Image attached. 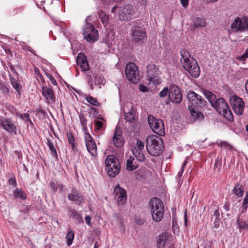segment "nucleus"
<instances>
[{"label": "nucleus", "instance_id": "f257e3e1", "mask_svg": "<svg viewBox=\"0 0 248 248\" xmlns=\"http://www.w3.org/2000/svg\"><path fill=\"white\" fill-rule=\"evenodd\" d=\"M181 58L180 62L185 70L193 78H198L200 74V68L197 61L190 55L188 51L183 49L180 52Z\"/></svg>", "mask_w": 248, "mask_h": 248}, {"label": "nucleus", "instance_id": "f03ea898", "mask_svg": "<svg viewBox=\"0 0 248 248\" xmlns=\"http://www.w3.org/2000/svg\"><path fill=\"white\" fill-rule=\"evenodd\" d=\"M146 147L148 152L151 155L157 156L162 152L163 140L157 136H149L146 139Z\"/></svg>", "mask_w": 248, "mask_h": 248}, {"label": "nucleus", "instance_id": "7ed1b4c3", "mask_svg": "<svg viewBox=\"0 0 248 248\" xmlns=\"http://www.w3.org/2000/svg\"><path fill=\"white\" fill-rule=\"evenodd\" d=\"M149 208L153 220L156 222H160L164 213V205L162 201L157 198L152 199L149 202Z\"/></svg>", "mask_w": 248, "mask_h": 248}, {"label": "nucleus", "instance_id": "20e7f679", "mask_svg": "<svg viewBox=\"0 0 248 248\" xmlns=\"http://www.w3.org/2000/svg\"><path fill=\"white\" fill-rule=\"evenodd\" d=\"M212 106L227 120L232 121V113L226 101L223 98L217 99Z\"/></svg>", "mask_w": 248, "mask_h": 248}, {"label": "nucleus", "instance_id": "39448f33", "mask_svg": "<svg viewBox=\"0 0 248 248\" xmlns=\"http://www.w3.org/2000/svg\"><path fill=\"white\" fill-rule=\"evenodd\" d=\"M105 164L107 173L111 177H114L119 173L121 168L120 162L118 158L114 155L108 156Z\"/></svg>", "mask_w": 248, "mask_h": 248}, {"label": "nucleus", "instance_id": "423d86ee", "mask_svg": "<svg viewBox=\"0 0 248 248\" xmlns=\"http://www.w3.org/2000/svg\"><path fill=\"white\" fill-rule=\"evenodd\" d=\"M146 69L148 80L155 85L160 84L161 80L159 78V76L161 74L159 66L153 63H150L147 65Z\"/></svg>", "mask_w": 248, "mask_h": 248}, {"label": "nucleus", "instance_id": "0eeeda50", "mask_svg": "<svg viewBox=\"0 0 248 248\" xmlns=\"http://www.w3.org/2000/svg\"><path fill=\"white\" fill-rule=\"evenodd\" d=\"M125 72L127 79L131 82L137 83L140 81L138 68L134 63L129 62L127 64Z\"/></svg>", "mask_w": 248, "mask_h": 248}, {"label": "nucleus", "instance_id": "6e6552de", "mask_svg": "<svg viewBox=\"0 0 248 248\" xmlns=\"http://www.w3.org/2000/svg\"><path fill=\"white\" fill-rule=\"evenodd\" d=\"M231 28L237 32H248V16L236 17L232 23Z\"/></svg>", "mask_w": 248, "mask_h": 248}, {"label": "nucleus", "instance_id": "1a4fd4ad", "mask_svg": "<svg viewBox=\"0 0 248 248\" xmlns=\"http://www.w3.org/2000/svg\"><path fill=\"white\" fill-rule=\"evenodd\" d=\"M148 122L153 132L156 134L163 136L165 135L164 123L160 119H155L152 115L148 117Z\"/></svg>", "mask_w": 248, "mask_h": 248}, {"label": "nucleus", "instance_id": "9d476101", "mask_svg": "<svg viewBox=\"0 0 248 248\" xmlns=\"http://www.w3.org/2000/svg\"><path fill=\"white\" fill-rule=\"evenodd\" d=\"M83 35L88 42L93 43L98 38L97 31L90 23H87L83 28Z\"/></svg>", "mask_w": 248, "mask_h": 248}, {"label": "nucleus", "instance_id": "9b49d317", "mask_svg": "<svg viewBox=\"0 0 248 248\" xmlns=\"http://www.w3.org/2000/svg\"><path fill=\"white\" fill-rule=\"evenodd\" d=\"M230 102L233 110L236 114H243L245 104L242 98L237 95H233L230 98Z\"/></svg>", "mask_w": 248, "mask_h": 248}, {"label": "nucleus", "instance_id": "f8f14e48", "mask_svg": "<svg viewBox=\"0 0 248 248\" xmlns=\"http://www.w3.org/2000/svg\"><path fill=\"white\" fill-rule=\"evenodd\" d=\"M134 14L135 10L133 6L127 4L119 8L118 17L121 20L128 19L131 18Z\"/></svg>", "mask_w": 248, "mask_h": 248}, {"label": "nucleus", "instance_id": "ddd939ff", "mask_svg": "<svg viewBox=\"0 0 248 248\" xmlns=\"http://www.w3.org/2000/svg\"><path fill=\"white\" fill-rule=\"evenodd\" d=\"M84 138L88 151L92 156H96L97 155V146L93 137L86 132Z\"/></svg>", "mask_w": 248, "mask_h": 248}, {"label": "nucleus", "instance_id": "4468645a", "mask_svg": "<svg viewBox=\"0 0 248 248\" xmlns=\"http://www.w3.org/2000/svg\"><path fill=\"white\" fill-rule=\"evenodd\" d=\"M169 98L174 103H180L182 99V94L180 89L176 85L172 84L169 87Z\"/></svg>", "mask_w": 248, "mask_h": 248}, {"label": "nucleus", "instance_id": "2eb2a0df", "mask_svg": "<svg viewBox=\"0 0 248 248\" xmlns=\"http://www.w3.org/2000/svg\"><path fill=\"white\" fill-rule=\"evenodd\" d=\"M114 198L117 202L119 205H124L127 200V193L126 190L117 185L114 188Z\"/></svg>", "mask_w": 248, "mask_h": 248}, {"label": "nucleus", "instance_id": "dca6fc26", "mask_svg": "<svg viewBox=\"0 0 248 248\" xmlns=\"http://www.w3.org/2000/svg\"><path fill=\"white\" fill-rule=\"evenodd\" d=\"M133 103H126L124 106V111L125 113V119L129 123H132L136 117V111L134 109Z\"/></svg>", "mask_w": 248, "mask_h": 248}, {"label": "nucleus", "instance_id": "f3484780", "mask_svg": "<svg viewBox=\"0 0 248 248\" xmlns=\"http://www.w3.org/2000/svg\"><path fill=\"white\" fill-rule=\"evenodd\" d=\"M187 98L191 103L192 106L196 105L202 106L205 103L204 100L193 91L189 92L187 94Z\"/></svg>", "mask_w": 248, "mask_h": 248}, {"label": "nucleus", "instance_id": "a211bd4d", "mask_svg": "<svg viewBox=\"0 0 248 248\" xmlns=\"http://www.w3.org/2000/svg\"><path fill=\"white\" fill-rule=\"evenodd\" d=\"M172 237L169 233L163 232L158 236L156 240L158 248H163L171 241Z\"/></svg>", "mask_w": 248, "mask_h": 248}, {"label": "nucleus", "instance_id": "6ab92c4d", "mask_svg": "<svg viewBox=\"0 0 248 248\" xmlns=\"http://www.w3.org/2000/svg\"><path fill=\"white\" fill-rule=\"evenodd\" d=\"M42 95L45 97L46 102L48 104H53L55 101V96L52 89L49 87L43 86Z\"/></svg>", "mask_w": 248, "mask_h": 248}, {"label": "nucleus", "instance_id": "aec40b11", "mask_svg": "<svg viewBox=\"0 0 248 248\" xmlns=\"http://www.w3.org/2000/svg\"><path fill=\"white\" fill-rule=\"evenodd\" d=\"M68 199L71 201L75 202L77 204L80 205L84 202L83 197L80 195L77 190L72 188L71 192L68 194Z\"/></svg>", "mask_w": 248, "mask_h": 248}, {"label": "nucleus", "instance_id": "412c9836", "mask_svg": "<svg viewBox=\"0 0 248 248\" xmlns=\"http://www.w3.org/2000/svg\"><path fill=\"white\" fill-rule=\"evenodd\" d=\"M1 123L2 127L6 131L10 133H16V127L11 119H4L1 120Z\"/></svg>", "mask_w": 248, "mask_h": 248}, {"label": "nucleus", "instance_id": "4be33fe9", "mask_svg": "<svg viewBox=\"0 0 248 248\" xmlns=\"http://www.w3.org/2000/svg\"><path fill=\"white\" fill-rule=\"evenodd\" d=\"M77 64L80 67L83 71H87L89 67L85 55L82 53L78 54L77 58Z\"/></svg>", "mask_w": 248, "mask_h": 248}, {"label": "nucleus", "instance_id": "5701e85b", "mask_svg": "<svg viewBox=\"0 0 248 248\" xmlns=\"http://www.w3.org/2000/svg\"><path fill=\"white\" fill-rule=\"evenodd\" d=\"M132 35L134 41L138 42L142 41L146 37L145 31L139 29H136L132 31Z\"/></svg>", "mask_w": 248, "mask_h": 248}, {"label": "nucleus", "instance_id": "b1692460", "mask_svg": "<svg viewBox=\"0 0 248 248\" xmlns=\"http://www.w3.org/2000/svg\"><path fill=\"white\" fill-rule=\"evenodd\" d=\"M206 19L203 17H197L194 18L191 23L192 28L195 30L197 28H204L206 26Z\"/></svg>", "mask_w": 248, "mask_h": 248}, {"label": "nucleus", "instance_id": "393cba45", "mask_svg": "<svg viewBox=\"0 0 248 248\" xmlns=\"http://www.w3.org/2000/svg\"><path fill=\"white\" fill-rule=\"evenodd\" d=\"M114 145L117 147H122L124 144V140L120 132L115 131L112 138Z\"/></svg>", "mask_w": 248, "mask_h": 248}, {"label": "nucleus", "instance_id": "a878e982", "mask_svg": "<svg viewBox=\"0 0 248 248\" xmlns=\"http://www.w3.org/2000/svg\"><path fill=\"white\" fill-rule=\"evenodd\" d=\"M139 167L134 157L130 156L126 162V169L129 171H132L136 169Z\"/></svg>", "mask_w": 248, "mask_h": 248}, {"label": "nucleus", "instance_id": "bb28decb", "mask_svg": "<svg viewBox=\"0 0 248 248\" xmlns=\"http://www.w3.org/2000/svg\"><path fill=\"white\" fill-rule=\"evenodd\" d=\"M236 224L240 232H246L248 231V222L244 221L238 217L236 221Z\"/></svg>", "mask_w": 248, "mask_h": 248}, {"label": "nucleus", "instance_id": "cd10ccee", "mask_svg": "<svg viewBox=\"0 0 248 248\" xmlns=\"http://www.w3.org/2000/svg\"><path fill=\"white\" fill-rule=\"evenodd\" d=\"M233 194L238 197H241L243 196L244 190L243 186L239 184L235 185L232 190Z\"/></svg>", "mask_w": 248, "mask_h": 248}, {"label": "nucleus", "instance_id": "c85d7f7f", "mask_svg": "<svg viewBox=\"0 0 248 248\" xmlns=\"http://www.w3.org/2000/svg\"><path fill=\"white\" fill-rule=\"evenodd\" d=\"M99 18L105 27H108L109 24V17L105 13L101 12L99 14Z\"/></svg>", "mask_w": 248, "mask_h": 248}, {"label": "nucleus", "instance_id": "c756f323", "mask_svg": "<svg viewBox=\"0 0 248 248\" xmlns=\"http://www.w3.org/2000/svg\"><path fill=\"white\" fill-rule=\"evenodd\" d=\"M189 110L192 116L195 119H202L203 117L202 114L192 108V106H188Z\"/></svg>", "mask_w": 248, "mask_h": 248}, {"label": "nucleus", "instance_id": "7c9ffc66", "mask_svg": "<svg viewBox=\"0 0 248 248\" xmlns=\"http://www.w3.org/2000/svg\"><path fill=\"white\" fill-rule=\"evenodd\" d=\"M203 94L205 97L212 105L214 102L217 100V97L215 94L209 91L205 90L203 91Z\"/></svg>", "mask_w": 248, "mask_h": 248}, {"label": "nucleus", "instance_id": "2f4dec72", "mask_svg": "<svg viewBox=\"0 0 248 248\" xmlns=\"http://www.w3.org/2000/svg\"><path fill=\"white\" fill-rule=\"evenodd\" d=\"M14 195L16 198H20L22 200H25L27 198L26 194L21 189L19 188L15 190Z\"/></svg>", "mask_w": 248, "mask_h": 248}, {"label": "nucleus", "instance_id": "473e14b6", "mask_svg": "<svg viewBox=\"0 0 248 248\" xmlns=\"http://www.w3.org/2000/svg\"><path fill=\"white\" fill-rule=\"evenodd\" d=\"M132 153L138 160L140 162L144 161L145 157L142 151H138V150H132Z\"/></svg>", "mask_w": 248, "mask_h": 248}, {"label": "nucleus", "instance_id": "72a5a7b5", "mask_svg": "<svg viewBox=\"0 0 248 248\" xmlns=\"http://www.w3.org/2000/svg\"><path fill=\"white\" fill-rule=\"evenodd\" d=\"M85 98L89 103L92 105L95 106H99L100 105V103L98 101L97 99L92 96H87Z\"/></svg>", "mask_w": 248, "mask_h": 248}, {"label": "nucleus", "instance_id": "f704fd0d", "mask_svg": "<svg viewBox=\"0 0 248 248\" xmlns=\"http://www.w3.org/2000/svg\"><path fill=\"white\" fill-rule=\"evenodd\" d=\"M94 130L96 132H99L103 129L104 124L102 121L97 120L94 122Z\"/></svg>", "mask_w": 248, "mask_h": 248}, {"label": "nucleus", "instance_id": "c9c22d12", "mask_svg": "<svg viewBox=\"0 0 248 248\" xmlns=\"http://www.w3.org/2000/svg\"><path fill=\"white\" fill-rule=\"evenodd\" d=\"M74 238V232L72 231H69L66 236L67 244L68 246H70L72 244Z\"/></svg>", "mask_w": 248, "mask_h": 248}, {"label": "nucleus", "instance_id": "e433bc0d", "mask_svg": "<svg viewBox=\"0 0 248 248\" xmlns=\"http://www.w3.org/2000/svg\"><path fill=\"white\" fill-rule=\"evenodd\" d=\"M243 209L242 212H245L246 211L248 207V192L246 193L245 197L243 199L242 202Z\"/></svg>", "mask_w": 248, "mask_h": 248}, {"label": "nucleus", "instance_id": "4c0bfd02", "mask_svg": "<svg viewBox=\"0 0 248 248\" xmlns=\"http://www.w3.org/2000/svg\"><path fill=\"white\" fill-rule=\"evenodd\" d=\"M10 80L13 87L16 90L17 92L19 93L21 88L20 84L14 78H11Z\"/></svg>", "mask_w": 248, "mask_h": 248}, {"label": "nucleus", "instance_id": "58836bf2", "mask_svg": "<svg viewBox=\"0 0 248 248\" xmlns=\"http://www.w3.org/2000/svg\"><path fill=\"white\" fill-rule=\"evenodd\" d=\"M144 147V143L140 140H137L136 145L133 150H138V151H142Z\"/></svg>", "mask_w": 248, "mask_h": 248}, {"label": "nucleus", "instance_id": "ea45409f", "mask_svg": "<svg viewBox=\"0 0 248 248\" xmlns=\"http://www.w3.org/2000/svg\"><path fill=\"white\" fill-rule=\"evenodd\" d=\"M47 144L51 151V153L55 156H57V152L54 148L53 143L50 140H47Z\"/></svg>", "mask_w": 248, "mask_h": 248}, {"label": "nucleus", "instance_id": "a19ab883", "mask_svg": "<svg viewBox=\"0 0 248 248\" xmlns=\"http://www.w3.org/2000/svg\"><path fill=\"white\" fill-rule=\"evenodd\" d=\"M69 214L71 217L76 218L78 220H82V217L78 211L74 210H71L70 211Z\"/></svg>", "mask_w": 248, "mask_h": 248}, {"label": "nucleus", "instance_id": "79ce46f5", "mask_svg": "<svg viewBox=\"0 0 248 248\" xmlns=\"http://www.w3.org/2000/svg\"><path fill=\"white\" fill-rule=\"evenodd\" d=\"M169 94V88L165 87L159 93V96L160 97H164Z\"/></svg>", "mask_w": 248, "mask_h": 248}, {"label": "nucleus", "instance_id": "37998d69", "mask_svg": "<svg viewBox=\"0 0 248 248\" xmlns=\"http://www.w3.org/2000/svg\"><path fill=\"white\" fill-rule=\"evenodd\" d=\"M80 123L81 125L83 126L85 132H87V120L84 117L80 118Z\"/></svg>", "mask_w": 248, "mask_h": 248}, {"label": "nucleus", "instance_id": "c03bdc74", "mask_svg": "<svg viewBox=\"0 0 248 248\" xmlns=\"http://www.w3.org/2000/svg\"><path fill=\"white\" fill-rule=\"evenodd\" d=\"M136 223L138 225H142L144 223V220L143 218L139 217H136L135 218Z\"/></svg>", "mask_w": 248, "mask_h": 248}, {"label": "nucleus", "instance_id": "a18cd8bd", "mask_svg": "<svg viewBox=\"0 0 248 248\" xmlns=\"http://www.w3.org/2000/svg\"><path fill=\"white\" fill-rule=\"evenodd\" d=\"M99 81H98V79L97 77H95L94 79V82L95 84H104L105 82V81L103 78H102L101 77L99 78Z\"/></svg>", "mask_w": 248, "mask_h": 248}, {"label": "nucleus", "instance_id": "49530a36", "mask_svg": "<svg viewBox=\"0 0 248 248\" xmlns=\"http://www.w3.org/2000/svg\"><path fill=\"white\" fill-rule=\"evenodd\" d=\"M67 138L69 141V142L72 144L73 145L75 142V139L73 137V136L71 134H67Z\"/></svg>", "mask_w": 248, "mask_h": 248}, {"label": "nucleus", "instance_id": "de8ad7c7", "mask_svg": "<svg viewBox=\"0 0 248 248\" xmlns=\"http://www.w3.org/2000/svg\"><path fill=\"white\" fill-rule=\"evenodd\" d=\"M139 90L142 92H147L148 91V88L142 84H140Z\"/></svg>", "mask_w": 248, "mask_h": 248}, {"label": "nucleus", "instance_id": "09e8293b", "mask_svg": "<svg viewBox=\"0 0 248 248\" xmlns=\"http://www.w3.org/2000/svg\"><path fill=\"white\" fill-rule=\"evenodd\" d=\"M186 161H185L182 164V167H181V170H180V171L178 172V175L179 176V177H181L183 175V172H184V168L186 166Z\"/></svg>", "mask_w": 248, "mask_h": 248}, {"label": "nucleus", "instance_id": "8fccbe9b", "mask_svg": "<svg viewBox=\"0 0 248 248\" xmlns=\"http://www.w3.org/2000/svg\"><path fill=\"white\" fill-rule=\"evenodd\" d=\"M236 59L239 60L240 62H244L247 59L246 57L244 56V55H242L241 56H237L236 57Z\"/></svg>", "mask_w": 248, "mask_h": 248}, {"label": "nucleus", "instance_id": "3c124183", "mask_svg": "<svg viewBox=\"0 0 248 248\" xmlns=\"http://www.w3.org/2000/svg\"><path fill=\"white\" fill-rule=\"evenodd\" d=\"M50 187L52 189V190L54 191V192H56L57 190V186L55 184V182H51L50 183Z\"/></svg>", "mask_w": 248, "mask_h": 248}, {"label": "nucleus", "instance_id": "603ef678", "mask_svg": "<svg viewBox=\"0 0 248 248\" xmlns=\"http://www.w3.org/2000/svg\"><path fill=\"white\" fill-rule=\"evenodd\" d=\"M9 184L10 185H12L14 186H16V181L15 178H11L9 180Z\"/></svg>", "mask_w": 248, "mask_h": 248}, {"label": "nucleus", "instance_id": "864d4df0", "mask_svg": "<svg viewBox=\"0 0 248 248\" xmlns=\"http://www.w3.org/2000/svg\"><path fill=\"white\" fill-rule=\"evenodd\" d=\"M85 220L86 223L88 225H89V226L91 225V217L90 216H86V217H85Z\"/></svg>", "mask_w": 248, "mask_h": 248}, {"label": "nucleus", "instance_id": "5fc2aeb1", "mask_svg": "<svg viewBox=\"0 0 248 248\" xmlns=\"http://www.w3.org/2000/svg\"><path fill=\"white\" fill-rule=\"evenodd\" d=\"M21 117L22 118L24 119L25 121H31L30 117H29V115L28 114H27V113L23 114V115H21Z\"/></svg>", "mask_w": 248, "mask_h": 248}, {"label": "nucleus", "instance_id": "6e6d98bb", "mask_svg": "<svg viewBox=\"0 0 248 248\" xmlns=\"http://www.w3.org/2000/svg\"><path fill=\"white\" fill-rule=\"evenodd\" d=\"M181 3L183 6L185 8L187 7L188 5V0H181Z\"/></svg>", "mask_w": 248, "mask_h": 248}, {"label": "nucleus", "instance_id": "4d7b16f0", "mask_svg": "<svg viewBox=\"0 0 248 248\" xmlns=\"http://www.w3.org/2000/svg\"><path fill=\"white\" fill-rule=\"evenodd\" d=\"M184 222H185V226H187V213H186V211H185V214H184Z\"/></svg>", "mask_w": 248, "mask_h": 248}, {"label": "nucleus", "instance_id": "13d9d810", "mask_svg": "<svg viewBox=\"0 0 248 248\" xmlns=\"http://www.w3.org/2000/svg\"><path fill=\"white\" fill-rule=\"evenodd\" d=\"M220 145L221 146L225 147H230L231 146L229 145L227 143L224 141H221Z\"/></svg>", "mask_w": 248, "mask_h": 248}, {"label": "nucleus", "instance_id": "bf43d9fd", "mask_svg": "<svg viewBox=\"0 0 248 248\" xmlns=\"http://www.w3.org/2000/svg\"><path fill=\"white\" fill-rule=\"evenodd\" d=\"M119 8L117 6H114L113 7L112 9H111V12L113 13H115L116 14V11H117V10L119 11ZM119 13V11L118 12V13Z\"/></svg>", "mask_w": 248, "mask_h": 248}, {"label": "nucleus", "instance_id": "052dcab7", "mask_svg": "<svg viewBox=\"0 0 248 248\" xmlns=\"http://www.w3.org/2000/svg\"><path fill=\"white\" fill-rule=\"evenodd\" d=\"M245 87L246 93L248 94V79H247L245 83Z\"/></svg>", "mask_w": 248, "mask_h": 248}, {"label": "nucleus", "instance_id": "680f3d73", "mask_svg": "<svg viewBox=\"0 0 248 248\" xmlns=\"http://www.w3.org/2000/svg\"><path fill=\"white\" fill-rule=\"evenodd\" d=\"M243 55L245 57H246L247 59L248 58V48L245 50Z\"/></svg>", "mask_w": 248, "mask_h": 248}, {"label": "nucleus", "instance_id": "e2e57ef3", "mask_svg": "<svg viewBox=\"0 0 248 248\" xmlns=\"http://www.w3.org/2000/svg\"><path fill=\"white\" fill-rule=\"evenodd\" d=\"M215 226H216V227H218V226H219V223H218V222H215Z\"/></svg>", "mask_w": 248, "mask_h": 248}, {"label": "nucleus", "instance_id": "0e129e2a", "mask_svg": "<svg viewBox=\"0 0 248 248\" xmlns=\"http://www.w3.org/2000/svg\"><path fill=\"white\" fill-rule=\"evenodd\" d=\"M93 248H98V246H97V243L95 244Z\"/></svg>", "mask_w": 248, "mask_h": 248}, {"label": "nucleus", "instance_id": "69168bd1", "mask_svg": "<svg viewBox=\"0 0 248 248\" xmlns=\"http://www.w3.org/2000/svg\"><path fill=\"white\" fill-rule=\"evenodd\" d=\"M142 2L144 4H146L147 0H142Z\"/></svg>", "mask_w": 248, "mask_h": 248}, {"label": "nucleus", "instance_id": "338daca9", "mask_svg": "<svg viewBox=\"0 0 248 248\" xmlns=\"http://www.w3.org/2000/svg\"><path fill=\"white\" fill-rule=\"evenodd\" d=\"M246 128L247 131L248 132V124L246 126Z\"/></svg>", "mask_w": 248, "mask_h": 248}, {"label": "nucleus", "instance_id": "774afa93", "mask_svg": "<svg viewBox=\"0 0 248 248\" xmlns=\"http://www.w3.org/2000/svg\"><path fill=\"white\" fill-rule=\"evenodd\" d=\"M12 109L13 111H14V110H15V108L14 107H12Z\"/></svg>", "mask_w": 248, "mask_h": 248}]
</instances>
